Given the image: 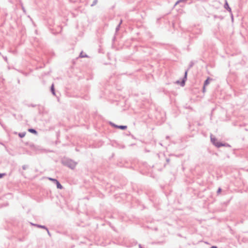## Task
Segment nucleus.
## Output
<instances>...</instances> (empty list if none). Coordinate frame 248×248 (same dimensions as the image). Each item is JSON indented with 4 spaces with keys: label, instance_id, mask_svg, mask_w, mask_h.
<instances>
[{
    "label": "nucleus",
    "instance_id": "obj_1",
    "mask_svg": "<svg viewBox=\"0 0 248 248\" xmlns=\"http://www.w3.org/2000/svg\"><path fill=\"white\" fill-rule=\"evenodd\" d=\"M61 162L63 165L66 166L72 170H74L77 165V162L68 158H64L62 159Z\"/></svg>",
    "mask_w": 248,
    "mask_h": 248
},
{
    "label": "nucleus",
    "instance_id": "obj_2",
    "mask_svg": "<svg viewBox=\"0 0 248 248\" xmlns=\"http://www.w3.org/2000/svg\"><path fill=\"white\" fill-rule=\"evenodd\" d=\"M193 65H194V62L192 61L190 62L188 68L185 70L184 77H183L181 81L180 82L179 80H177L176 81L177 83L180 84L181 86H182V87H184L185 85L186 81L187 78V73H188L189 70L191 67H192L193 66Z\"/></svg>",
    "mask_w": 248,
    "mask_h": 248
},
{
    "label": "nucleus",
    "instance_id": "obj_3",
    "mask_svg": "<svg viewBox=\"0 0 248 248\" xmlns=\"http://www.w3.org/2000/svg\"><path fill=\"white\" fill-rule=\"evenodd\" d=\"M210 139L211 142L214 146H215L217 148H220L222 147V142L219 141H218V140L216 137H213V136L211 135L210 136Z\"/></svg>",
    "mask_w": 248,
    "mask_h": 248
},
{
    "label": "nucleus",
    "instance_id": "obj_4",
    "mask_svg": "<svg viewBox=\"0 0 248 248\" xmlns=\"http://www.w3.org/2000/svg\"><path fill=\"white\" fill-rule=\"evenodd\" d=\"M48 179L55 184L58 189H62L63 188V186L61 185L60 182L55 178L48 177Z\"/></svg>",
    "mask_w": 248,
    "mask_h": 248
},
{
    "label": "nucleus",
    "instance_id": "obj_5",
    "mask_svg": "<svg viewBox=\"0 0 248 248\" xmlns=\"http://www.w3.org/2000/svg\"><path fill=\"white\" fill-rule=\"evenodd\" d=\"M109 124L111 126H112L113 127L118 128L121 130H125L127 129V126L126 125H117L115 124L114 123L110 122Z\"/></svg>",
    "mask_w": 248,
    "mask_h": 248
},
{
    "label": "nucleus",
    "instance_id": "obj_6",
    "mask_svg": "<svg viewBox=\"0 0 248 248\" xmlns=\"http://www.w3.org/2000/svg\"><path fill=\"white\" fill-rule=\"evenodd\" d=\"M30 224L31 226H35V227H38L39 228L43 229H47V227L45 225H40V224H38L33 223L32 222H30Z\"/></svg>",
    "mask_w": 248,
    "mask_h": 248
},
{
    "label": "nucleus",
    "instance_id": "obj_7",
    "mask_svg": "<svg viewBox=\"0 0 248 248\" xmlns=\"http://www.w3.org/2000/svg\"><path fill=\"white\" fill-rule=\"evenodd\" d=\"M224 7L225 9H226L228 12L232 13L231 8L229 6V5L226 0H225V2L224 5Z\"/></svg>",
    "mask_w": 248,
    "mask_h": 248
},
{
    "label": "nucleus",
    "instance_id": "obj_8",
    "mask_svg": "<svg viewBox=\"0 0 248 248\" xmlns=\"http://www.w3.org/2000/svg\"><path fill=\"white\" fill-rule=\"evenodd\" d=\"M50 90V92L52 93V94L54 96H57L56 94V92H55V87H54V85L53 83H52V85H51Z\"/></svg>",
    "mask_w": 248,
    "mask_h": 248
},
{
    "label": "nucleus",
    "instance_id": "obj_9",
    "mask_svg": "<svg viewBox=\"0 0 248 248\" xmlns=\"http://www.w3.org/2000/svg\"><path fill=\"white\" fill-rule=\"evenodd\" d=\"M33 150L36 151H40V152H44L46 151L45 149H41L40 146L37 145H35V147L33 148Z\"/></svg>",
    "mask_w": 248,
    "mask_h": 248
},
{
    "label": "nucleus",
    "instance_id": "obj_10",
    "mask_svg": "<svg viewBox=\"0 0 248 248\" xmlns=\"http://www.w3.org/2000/svg\"><path fill=\"white\" fill-rule=\"evenodd\" d=\"M212 80V79L211 78H210V77H208L206 78V79L204 81L203 85L204 86L208 85L209 84L210 81Z\"/></svg>",
    "mask_w": 248,
    "mask_h": 248
},
{
    "label": "nucleus",
    "instance_id": "obj_11",
    "mask_svg": "<svg viewBox=\"0 0 248 248\" xmlns=\"http://www.w3.org/2000/svg\"><path fill=\"white\" fill-rule=\"evenodd\" d=\"M28 131L32 134H34V135H37L38 133L36 130L34 128H29Z\"/></svg>",
    "mask_w": 248,
    "mask_h": 248
},
{
    "label": "nucleus",
    "instance_id": "obj_12",
    "mask_svg": "<svg viewBox=\"0 0 248 248\" xmlns=\"http://www.w3.org/2000/svg\"><path fill=\"white\" fill-rule=\"evenodd\" d=\"M79 57L80 58H87L88 56L86 54H84L83 51H81L80 53Z\"/></svg>",
    "mask_w": 248,
    "mask_h": 248
},
{
    "label": "nucleus",
    "instance_id": "obj_13",
    "mask_svg": "<svg viewBox=\"0 0 248 248\" xmlns=\"http://www.w3.org/2000/svg\"><path fill=\"white\" fill-rule=\"evenodd\" d=\"M123 20L121 19L120 20V22H119V24L117 25L115 29L116 32L120 30V28L121 26V24L122 23Z\"/></svg>",
    "mask_w": 248,
    "mask_h": 248
},
{
    "label": "nucleus",
    "instance_id": "obj_14",
    "mask_svg": "<svg viewBox=\"0 0 248 248\" xmlns=\"http://www.w3.org/2000/svg\"><path fill=\"white\" fill-rule=\"evenodd\" d=\"M26 134V133L25 132L19 133H18V136L20 138H24Z\"/></svg>",
    "mask_w": 248,
    "mask_h": 248
},
{
    "label": "nucleus",
    "instance_id": "obj_15",
    "mask_svg": "<svg viewBox=\"0 0 248 248\" xmlns=\"http://www.w3.org/2000/svg\"><path fill=\"white\" fill-rule=\"evenodd\" d=\"M222 147H231L230 144H229L228 143H226V142H225V143L222 142Z\"/></svg>",
    "mask_w": 248,
    "mask_h": 248
},
{
    "label": "nucleus",
    "instance_id": "obj_16",
    "mask_svg": "<svg viewBox=\"0 0 248 248\" xmlns=\"http://www.w3.org/2000/svg\"><path fill=\"white\" fill-rule=\"evenodd\" d=\"M214 18H219L220 20H222L223 19V17L222 16H217V15H215L214 16Z\"/></svg>",
    "mask_w": 248,
    "mask_h": 248
},
{
    "label": "nucleus",
    "instance_id": "obj_17",
    "mask_svg": "<svg viewBox=\"0 0 248 248\" xmlns=\"http://www.w3.org/2000/svg\"><path fill=\"white\" fill-rule=\"evenodd\" d=\"M97 2H98V0H93V2L91 4V6L92 7H93V6L97 4Z\"/></svg>",
    "mask_w": 248,
    "mask_h": 248
},
{
    "label": "nucleus",
    "instance_id": "obj_18",
    "mask_svg": "<svg viewBox=\"0 0 248 248\" xmlns=\"http://www.w3.org/2000/svg\"><path fill=\"white\" fill-rule=\"evenodd\" d=\"M222 191V188L221 187H219L217 191V195H219Z\"/></svg>",
    "mask_w": 248,
    "mask_h": 248
},
{
    "label": "nucleus",
    "instance_id": "obj_19",
    "mask_svg": "<svg viewBox=\"0 0 248 248\" xmlns=\"http://www.w3.org/2000/svg\"><path fill=\"white\" fill-rule=\"evenodd\" d=\"M5 175H6L5 173H0V179L2 178Z\"/></svg>",
    "mask_w": 248,
    "mask_h": 248
},
{
    "label": "nucleus",
    "instance_id": "obj_20",
    "mask_svg": "<svg viewBox=\"0 0 248 248\" xmlns=\"http://www.w3.org/2000/svg\"><path fill=\"white\" fill-rule=\"evenodd\" d=\"M30 147L33 150V148H34V147H35V145L31 143L30 145Z\"/></svg>",
    "mask_w": 248,
    "mask_h": 248
},
{
    "label": "nucleus",
    "instance_id": "obj_21",
    "mask_svg": "<svg viewBox=\"0 0 248 248\" xmlns=\"http://www.w3.org/2000/svg\"><path fill=\"white\" fill-rule=\"evenodd\" d=\"M22 168L23 170H25L27 168V166L25 165H23Z\"/></svg>",
    "mask_w": 248,
    "mask_h": 248
},
{
    "label": "nucleus",
    "instance_id": "obj_22",
    "mask_svg": "<svg viewBox=\"0 0 248 248\" xmlns=\"http://www.w3.org/2000/svg\"><path fill=\"white\" fill-rule=\"evenodd\" d=\"M45 230L47 231V234L49 235V236H51V234L48 230V229L47 228V229H45Z\"/></svg>",
    "mask_w": 248,
    "mask_h": 248
},
{
    "label": "nucleus",
    "instance_id": "obj_23",
    "mask_svg": "<svg viewBox=\"0 0 248 248\" xmlns=\"http://www.w3.org/2000/svg\"><path fill=\"white\" fill-rule=\"evenodd\" d=\"M0 144L3 145L5 147V149L7 150V147H6V145L3 143L0 142Z\"/></svg>",
    "mask_w": 248,
    "mask_h": 248
},
{
    "label": "nucleus",
    "instance_id": "obj_24",
    "mask_svg": "<svg viewBox=\"0 0 248 248\" xmlns=\"http://www.w3.org/2000/svg\"><path fill=\"white\" fill-rule=\"evenodd\" d=\"M202 91L203 92H204L205 91V86H204V85L202 87Z\"/></svg>",
    "mask_w": 248,
    "mask_h": 248
},
{
    "label": "nucleus",
    "instance_id": "obj_25",
    "mask_svg": "<svg viewBox=\"0 0 248 248\" xmlns=\"http://www.w3.org/2000/svg\"><path fill=\"white\" fill-rule=\"evenodd\" d=\"M126 135H127V136H130V135H131V137H132V138H134L133 135H131V134H130V133L129 132V133H127V134H126Z\"/></svg>",
    "mask_w": 248,
    "mask_h": 248
},
{
    "label": "nucleus",
    "instance_id": "obj_26",
    "mask_svg": "<svg viewBox=\"0 0 248 248\" xmlns=\"http://www.w3.org/2000/svg\"><path fill=\"white\" fill-rule=\"evenodd\" d=\"M170 161V158H166V162H167L168 163H169Z\"/></svg>",
    "mask_w": 248,
    "mask_h": 248
},
{
    "label": "nucleus",
    "instance_id": "obj_27",
    "mask_svg": "<svg viewBox=\"0 0 248 248\" xmlns=\"http://www.w3.org/2000/svg\"><path fill=\"white\" fill-rule=\"evenodd\" d=\"M3 59L5 60V61L7 62V58L6 57H3Z\"/></svg>",
    "mask_w": 248,
    "mask_h": 248
},
{
    "label": "nucleus",
    "instance_id": "obj_28",
    "mask_svg": "<svg viewBox=\"0 0 248 248\" xmlns=\"http://www.w3.org/2000/svg\"><path fill=\"white\" fill-rule=\"evenodd\" d=\"M30 106L32 107H35L36 106V105H34V104H31Z\"/></svg>",
    "mask_w": 248,
    "mask_h": 248
},
{
    "label": "nucleus",
    "instance_id": "obj_29",
    "mask_svg": "<svg viewBox=\"0 0 248 248\" xmlns=\"http://www.w3.org/2000/svg\"><path fill=\"white\" fill-rule=\"evenodd\" d=\"M210 248H217V247L216 246H212Z\"/></svg>",
    "mask_w": 248,
    "mask_h": 248
},
{
    "label": "nucleus",
    "instance_id": "obj_30",
    "mask_svg": "<svg viewBox=\"0 0 248 248\" xmlns=\"http://www.w3.org/2000/svg\"><path fill=\"white\" fill-rule=\"evenodd\" d=\"M139 248H143V247L141 246V244H139Z\"/></svg>",
    "mask_w": 248,
    "mask_h": 248
},
{
    "label": "nucleus",
    "instance_id": "obj_31",
    "mask_svg": "<svg viewBox=\"0 0 248 248\" xmlns=\"http://www.w3.org/2000/svg\"><path fill=\"white\" fill-rule=\"evenodd\" d=\"M22 9H23V10L24 11H25V9H24V8L23 7H22Z\"/></svg>",
    "mask_w": 248,
    "mask_h": 248
},
{
    "label": "nucleus",
    "instance_id": "obj_32",
    "mask_svg": "<svg viewBox=\"0 0 248 248\" xmlns=\"http://www.w3.org/2000/svg\"><path fill=\"white\" fill-rule=\"evenodd\" d=\"M166 138H167V139H169V136H167V137H166Z\"/></svg>",
    "mask_w": 248,
    "mask_h": 248
}]
</instances>
